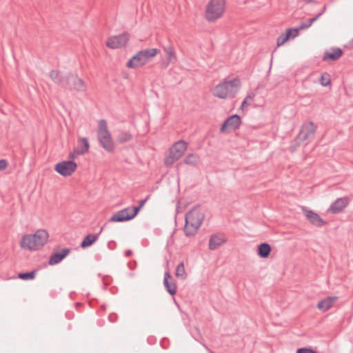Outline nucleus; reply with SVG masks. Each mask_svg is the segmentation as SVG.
Wrapping results in <instances>:
<instances>
[{"instance_id":"1","label":"nucleus","mask_w":353,"mask_h":353,"mask_svg":"<svg viewBox=\"0 0 353 353\" xmlns=\"http://www.w3.org/2000/svg\"><path fill=\"white\" fill-rule=\"evenodd\" d=\"M49 235L45 230H38L34 234H26L20 241L21 248L28 250H38L48 242Z\"/></svg>"},{"instance_id":"2","label":"nucleus","mask_w":353,"mask_h":353,"mask_svg":"<svg viewBox=\"0 0 353 353\" xmlns=\"http://www.w3.org/2000/svg\"><path fill=\"white\" fill-rule=\"evenodd\" d=\"M205 218L199 207H194L185 214L184 232L186 236H194Z\"/></svg>"},{"instance_id":"3","label":"nucleus","mask_w":353,"mask_h":353,"mask_svg":"<svg viewBox=\"0 0 353 353\" xmlns=\"http://www.w3.org/2000/svg\"><path fill=\"white\" fill-rule=\"evenodd\" d=\"M240 85L241 81L236 78L225 81L215 86L213 95L219 99L234 98Z\"/></svg>"},{"instance_id":"4","label":"nucleus","mask_w":353,"mask_h":353,"mask_svg":"<svg viewBox=\"0 0 353 353\" xmlns=\"http://www.w3.org/2000/svg\"><path fill=\"white\" fill-rule=\"evenodd\" d=\"M62 88L70 91L85 92L87 85L84 81L80 79L77 74L69 72L62 77Z\"/></svg>"},{"instance_id":"5","label":"nucleus","mask_w":353,"mask_h":353,"mask_svg":"<svg viewBox=\"0 0 353 353\" xmlns=\"http://www.w3.org/2000/svg\"><path fill=\"white\" fill-rule=\"evenodd\" d=\"M97 135L101 146L106 151L113 152L114 145L110 132L108 130L107 122L105 119H101L99 121Z\"/></svg>"},{"instance_id":"6","label":"nucleus","mask_w":353,"mask_h":353,"mask_svg":"<svg viewBox=\"0 0 353 353\" xmlns=\"http://www.w3.org/2000/svg\"><path fill=\"white\" fill-rule=\"evenodd\" d=\"M188 148V143L185 141L176 142L170 148V154L165 157L164 163L167 167H171L174 163L183 156Z\"/></svg>"},{"instance_id":"7","label":"nucleus","mask_w":353,"mask_h":353,"mask_svg":"<svg viewBox=\"0 0 353 353\" xmlns=\"http://www.w3.org/2000/svg\"><path fill=\"white\" fill-rule=\"evenodd\" d=\"M225 0H210L206 8V19L208 21H214L221 17L225 11Z\"/></svg>"},{"instance_id":"8","label":"nucleus","mask_w":353,"mask_h":353,"mask_svg":"<svg viewBox=\"0 0 353 353\" xmlns=\"http://www.w3.org/2000/svg\"><path fill=\"white\" fill-rule=\"evenodd\" d=\"M316 130V126L313 122L310 121L304 123L296 137L297 142L312 141L314 138Z\"/></svg>"},{"instance_id":"9","label":"nucleus","mask_w":353,"mask_h":353,"mask_svg":"<svg viewBox=\"0 0 353 353\" xmlns=\"http://www.w3.org/2000/svg\"><path fill=\"white\" fill-rule=\"evenodd\" d=\"M77 164L72 161H63L57 163L54 166V170L63 176L72 175L77 170Z\"/></svg>"},{"instance_id":"10","label":"nucleus","mask_w":353,"mask_h":353,"mask_svg":"<svg viewBox=\"0 0 353 353\" xmlns=\"http://www.w3.org/2000/svg\"><path fill=\"white\" fill-rule=\"evenodd\" d=\"M241 124V118L238 114H233L229 117L221 125V132H230L232 130L239 129Z\"/></svg>"},{"instance_id":"11","label":"nucleus","mask_w":353,"mask_h":353,"mask_svg":"<svg viewBox=\"0 0 353 353\" xmlns=\"http://www.w3.org/2000/svg\"><path fill=\"white\" fill-rule=\"evenodd\" d=\"M129 39L130 37L127 32L110 37L106 41V46L111 49L121 48L127 44Z\"/></svg>"},{"instance_id":"12","label":"nucleus","mask_w":353,"mask_h":353,"mask_svg":"<svg viewBox=\"0 0 353 353\" xmlns=\"http://www.w3.org/2000/svg\"><path fill=\"white\" fill-rule=\"evenodd\" d=\"M301 210L304 213L307 220L312 225L318 228H321L326 224V221H325L317 213L314 212V211L307 209L305 206H303Z\"/></svg>"},{"instance_id":"13","label":"nucleus","mask_w":353,"mask_h":353,"mask_svg":"<svg viewBox=\"0 0 353 353\" xmlns=\"http://www.w3.org/2000/svg\"><path fill=\"white\" fill-rule=\"evenodd\" d=\"M135 216L131 211V208H125L114 213L109 219L110 222H125L133 219Z\"/></svg>"},{"instance_id":"14","label":"nucleus","mask_w":353,"mask_h":353,"mask_svg":"<svg viewBox=\"0 0 353 353\" xmlns=\"http://www.w3.org/2000/svg\"><path fill=\"white\" fill-rule=\"evenodd\" d=\"M70 251L71 250L69 248L56 249L49 259V265H54L60 263L70 254Z\"/></svg>"},{"instance_id":"15","label":"nucleus","mask_w":353,"mask_h":353,"mask_svg":"<svg viewBox=\"0 0 353 353\" xmlns=\"http://www.w3.org/2000/svg\"><path fill=\"white\" fill-rule=\"evenodd\" d=\"M349 201L347 196L339 198L331 204L327 212L332 214L340 213L347 206Z\"/></svg>"},{"instance_id":"16","label":"nucleus","mask_w":353,"mask_h":353,"mask_svg":"<svg viewBox=\"0 0 353 353\" xmlns=\"http://www.w3.org/2000/svg\"><path fill=\"white\" fill-rule=\"evenodd\" d=\"M227 240L223 235L212 234L209 240V249L215 250L219 247L226 243Z\"/></svg>"},{"instance_id":"17","label":"nucleus","mask_w":353,"mask_h":353,"mask_svg":"<svg viewBox=\"0 0 353 353\" xmlns=\"http://www.w3.org/2000/svg\"><path fill=\"white\" fill-rule=\"evenodd\" d=\"M172 279L171 274L169 271H166L164 274V279L163 284L164 286L168 291V292L173 296L176 293V285L174 282L170 281L169 280Z\"/></svg>"},{"instance_id":"18","label":"nucleus","mask_w":353,"mask_h":353,"mask_svg":"<svg viewBox=\"0 0 353 353\" xmlns=\"http://www.w3.org/2000/svg\"><path fill=\"white\" fill-rule=\"evenodd\" d=\"M146 63L142 56L140 55V53L138 52L127 62L126 67L129 68H137Z\"/></svg>"},{"instance_id":"19","label":"nucleus","mask_w":353,"mask_h":353,"mask_svg":"<svg viewBox=\"0 0 353 353\" xmlns=\"http://www.w3.org/2000/svg\"><path fill=\"white\" fill-rule=\"evenodd\" d=\"M337 299V296H327L324 299L320 301L316 307L319 310L326 312L332 307L334 302Z\"/></svg>"},{"instance_id":"20","label":"nucleus","mask_w":353,"mask_h":353,"mask_svg":"<svg viewBox=\"0 0 353 353\" xmlns=\"http://www.w3.org/2000/svg\"><path fill=\"white\" fill-rule=\"evenodd\" d=\"M103 227L100 229V231L97 234H88L86 235L81 243V247L82 248H86L91 246L98 239L100 234L102 232Z\"/></svg>"},{"instance_id":"21","label":"nucleus","mask_w":353,"mask_h":353,"mask_svg":"<svg viewBox=\"0 0 353 353\" xmlns=\"http://www.w3.org/2000/svg\"><path fill=\"white\" fill-rule=\"evenodd\" d=\"M333 52H325L323 57V61H336L338 60L343 54V51L341 48H332Z\"/></svg>"},{"instance_id":"22","label":"nucleus","mask_w":353,"mask_h":353,"mask_svg":"<svg viewBox=\"0 0 353 353\" xmlns=\"http://www.w3.org/2000/svg\"><path fill=\"white\" fill-rule=\"evenodd\" d=\"M90 148L88 140L86 138L79 139V145L74 149V152L77 155H83L86 153Z\"/></svg>"},{"instance_id":"23","label":"nucleus","mask_w":353,"mask_h":353,"mask_svg":"<svg viewBox=\"0 0 353 353\" xmlns=\"http://www.w3.org/2000/svg\"><path fill=\"white\" fill-rule=\"evenodd\" d=\"M272 248L269 243H261L258 245L257 254L263 259L268 258L271 252Z\"/></svg>"},{"instance_id":"24","label":"nucleus","mask_w":353,"mask_h":353,"mask_svg":"<svg viewBox=\"0 0 353 353\" xmlns=\"http://www.w3.org/2000/svg\"><path fill=\"white\" fill-rule=\"evenodd\" d=\"M140 55L142 56L146 63H148L152 58L155 57L160 50L157 48H148L139 51Z\"/></svg>"},{"instance_id":"25","label":"nucleus","mask_w":353,"mask_h":353,"mask_svg":"<svg viewBox=\"0 0 353 353\" xmlns=\"http://www.w3.org/2000/svg\"><path fill=\"white\" fill-rule=\"evenodd\" d=\"M163 51L166 54L168 63L176 61V56L174 48L172 45L169 44L163 47Z\"/></svg>"},{"instance_id":"26","label":"nucleus","mask_w":353,"mask_h":353,"mask_svg":"<svg viewBox=\"0 0 353 353\" xmlns=\"http://www.w3.org/2000/svg\"><path fill=\"white\" fill-rule=\"evenodd\" d=\"M132 139L130 132L126 131L121 132L117 137V141L119 143H124Z\"/></svg>"},{"instance_id":"27","label":"nucleus","mask_w":353,"mask_h":353,"mask_svg":"<svg viewBox=\"0 0 353 353\" xmlns=\"http://www.w3.org/2000/svg\"><path fill=\"white\" fill-rule=\"evenodd\" d=\"M63 75H60V72L57 70H52L49 73V77L52 79V81L59 85L60 87L61 85L62 77Z\"/></svg>"},{"instance_id":"28","label":"nucleus","mask_w":353,"mask_h":353,"mask_svg":"<svg viewBox=\"0 0 353 353\" xmlns=\"http://www.w3.org/2000/svg\"><path fill=\"white\" fill-rule=\"evenodd\" d=\"M175 276L178 278H181L183 279H186L187 274L185 270V266L183 262H181L176 268L175 270Z\"/></svg>"},{"instance_id":"29","label":"nucleus","mask_w":353,"mask_h":353,"mask_svg":"<svg viewBox=\"0 0 353 353\" xmlns=\"http://www.w3.org/2000/svg\"><path fill=\"white\" fill-rule=\"evenodd\" d=\"M37 270H33L30 272H20L18 274V278H19L21 280L27 281V280H31L34 279Z\"/></svg>"},{"instance_id":"30","label":"nucleus","mask_w":353,"mask_h":353,"mask_svg":"<svg viewBox=\"0 0 353 353\" xmlns=\"http://www.w3.org/2000/svg\"><path fill=\"white\" fill-rule=\"evenodd\" d=\"M199 160V157L195 154H189L184 159V163L190 165H196Z\"/></svg>"},{"instance_id":"31","label":"nucleus","mask_w":353,"mask_h":353,"mask_svg":"<svg viewBox=\"0 0 353 353\" xmlns=\"http://www.w3.org/2000/svg\"><path fill=\"white\" fill-rule=\"evenodd\" d=\"M150 195H148L145 199L141 200L139 201V205L138 206H134L131 208V211L132 212L133 214L136 216L138 213L139 212L140 210L143 207L145 202L149 199Z\"/></svg>"},{"instance_id":"32","label":"nucleus","mask_w":353,"mask_h":353,"mask_svg":"<svg viewBox=\"0 0 353 353\" xmlns=\"http://www.w3.org/2000/svg\"><path fill=\"white\" fill-rule=\"evenodd\" d=\"M319 82H320L321 85L323 86L329 85L331 82L330 75L327 72L323 73L319 79Z\"/></svg>"},{"instance_id":"33","label":"nucleus","mask_w":353,"mask_h":353,"mask_svg":"<svg viewBox=\"0 0 353 353\" xmlns=\"http://www.w3.org/2000/svg\"><path fill=\"white\" fill-rule=\"evenodd\" d=\"M255 97V94L252 92H250L248 94L245 99L241 103V109L243 110V108L246 105H248L250 104V101H252Z\"/></svg>"},{"instance_id":"34","label":"nucleus","mask_w":353,"mask_h":353,"mask_svg":"<svg viewBox=\"0 0 353 353\" xmlns=\"http://www.w3.org/2000/svg\"><path fill=\"white\" fill-rule=\"evenodd\" d=\"M299 28H288L285 31V34L289 36V38H295L299 35Z\"/></svg>"},{"instance_id":"35","label":"nucleus","mask_w":353,"mask_h":353,"mask_svg":"<svg viewBox=\"0 0 353 353\" xmlns=\"http://www.w3.org/2000/svg\"><path fill=\"white\" fill-rule=\"evenodd\" d=\"M290 39L289 36L285 33L281 34L276 40L277 46H281Z\"/></svg>"},{"instance_id":"36","label":"nucleus","mask_w":353,"mask_h":353,"mask_svg":"<svg viewBox=\"0 0 353 353\" xmlns=\"http://www.w3.org/2000/svg\"><path fill=\"white\" fill-rule=\"evenodd\" d=\"M296 353H318L316 350H313L312 347H300L296 350Z\"/></svg>"},{"instance_id":"37","label":"nucleus","mask_w":353,"mask_h":353,"mask_svg":"<svg viewBox=\"0 0 353 353\" xmlns=\"http://www.w3.org/2000/svg\"><path fill=\"white\" fill-rule=\"evenodd\" d=\"M8 166V161L6 159H0V171L4 170Z\"/></svg>"},{"instance_id":"38","label":"nucleus","mask_w":353,"mask_h":353,"mask_svg":"<svg viewBox=\"0 0 353 353\" xmlns=\"http://www.w3.org/2000/svg\"><path fill=\"white\" fill-rule=\"evenodd\" d=\"M310 26H311V25L308 22H306V23H301L298 28H299V30H301L308 28Z\"/></svg>"},{"instance_id":"39","label":"nucleus","mask_w":353,"mask_h":353,"mask_svg":"<svg viewBox=\"0 0 353 353\" xmlns=\"http://www.w3.org/2000/svg\"><path fill=\"white\" fill-rule=\"evenodd\" d=\"M110 321L114 323L117 321V316L115 314H110L108 316Z\"/></svg>"},{"instance_id":"40","label":"nucleus","mask_w":353,"mask_h":353,"mask_svg":"<svg viewBox=\"0 0 353 353\" xmlns=\"http://www.w3.org/2000/svg\"><path fill=\"white\" fill-rule=\"evenodd\" d=\"M319 17L320 14H316L314 17L310 19L307 22L312 26Z\"/></svg>"},{"instance_id":"41","label":"nucleus","mask_w":353,"mask_h":353,"mask_svg":"<svg viewBox=\"0 0 353 353\" xmlns=\"http://www.w3.org/2000/svg\"><path fill=\"white\" fill-rule=\"evenodd\" d=\"M319 17L320 14H316L314 17L310 19L307 22L312 26Z\"/></svg>"},{"instance_id":"42","label":"nucleus","mask_w":353,"mask_h":353,"mask_svg":"<svg viewBox=\"0 0 353 353\" xmlns=\"http://www.w3.org/2000/svg\"><path fill=\"white\" fill-rule=\"evenodd\" d=\"M132 254V251L131 250H127L124 254L125 256H126V257H130Z\"/></svg>"},{"instance_id":"43","label":"nucleus","mask_w":353,"mask_h":353,"mask_svg":"<svg viewBox=\"0 0 353 353\" xmlns=\"http://www.w3.org/2000/svg\"><path fill=\"white\" fill-rule=\"evenodd\" d=\"M77 156V154H76V153L74 152V150L72 153L70 154L69 157L71 159H74L76 158Z\"/></svg>"},{"instance_id":"44","label":"nucleus","mask_w":353,"mask_h":353,"mask_svg":"<svg viewBox=\"0 0 353 353\" xmlns=\"http://www.w3.org/2000/svg\"><path fill=\"white\" fill-rule=\"evenodd\" d=\"M326 10V5H324L321 12L318 14H320V17L325 12Z\"/></svg>"},{"instance_id":"45","label":"nucleus","mask_w":353,"mask_h":353,"mask_svg":"<svg viewBox=\"0 0 353 353\" xmlns=\"http://www.w3.org/2000/svg\"><path fill=\"white\" fill-rule=\"evenodd\" d=\"M306 4H308V3H314V0H303Z\"/></svg>"}]
</instances>
